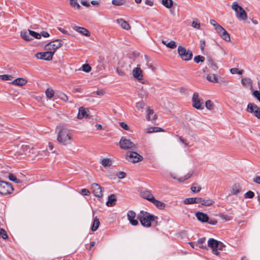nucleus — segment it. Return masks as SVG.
Returning a JSON list of instances; mask_svg holds the SVG:
<instances>
[{
    "instance_id": "obj_24",
    "label": "nucleus",
    "mask_w": 260,
    "mask_h": 260,
    "mask_svg": "<svg viewBox=\"0 0 260 260\" xmlns=\"http://www.w3.org/2000/svg\"><path fill=\"white\" fill-rule=\"evenodd\" d=\"M214 203V201L210 199H205L201 198H199V203L201 204L202 205H204L206 206H209L213 205Z\"/></svg>"
},
{
    "instance_id": "obj_44",
    "label": "nucleus",
    "mask_w": 260,
    "mask_h": 260,
    "mask_svg": "<svg viewBox=\"0 0 260 260\" xmlns=\"http://www.w3.org/2000/svg\"><path fill=\"white\" fill-rule=\"evenodd\" d=\"M201 189V187L197 184H193L191 187V191L194 193L199 192Z\"/></svg>"
},
{
    "instance_id": "obj_28",
    "label": "nucleus",
    "mask_w": 260,
    "mask_h": 260,
    "mask_svg": "<svg viewBox=\"0 0 260 260\" xmlns=\"http://www.w3.org/2000/svg\"><path fill=\"white\" fill-rule=\"evenodd\" d=\"M88 116V114L87 113V111L83 107H80L79 109L78 114L77 116V118L78 119H82L83 118L87 117Z\"/></svg>"
},
{
    "instance_id": "obj_42",
    "label": "nucleus",
    "mask_w": 260,
    "mask_h": 260,
    "mask_svg": "<svg viewBox=\"0 0 260 260\" xmlns=\"http://www.w3.org/2000/svg\"><path fill=\"white\" fill-rule=\"evenodd\" d=\"M193 60L196 63H199L203 62L205 60V57L203 56L197 55L194 57Z\"/></svg>"
},
{
    "instance_id": "obj_23",
    "label": "nucleus",
    "mask_w": 260,
    "mask_h": 260,
    "mask_svg": "<svg viewBox=\"0 0 260 260\" xmlns=\"http://www.w3.org/2000/svg\"><path fill=\"white\" fill-rule=\"evenodd\" d=\"M73 29L76 30V31L78 32L79 33L82 34V35H83L85 36H89L90 35V33L89 32V31L84 28V27H80V26H75L74 27H73Z\"/></svg>"
},
{
    "instance_id": "obj_6",
    "label": "nucleus",
    "mask_w": 260,
    "mask_h": 260,
    "mask_svg": "<svg viewBox=\"0 0 260 260\" xmlns=\"http://www.w3.org/2000/svg\"><path fill=\"white\" fill-rule=\"evenodd\" d=\"M62 45V42L60 40H56L48 43L45 46V50H49L54 54L57 49L60 47Z\"/></svg>"
},
{
    "instance_id": "obj_17",
    "label": "nucleus",
    "mask_w": 260,
    "mask_h": 260,
    "mask_svg": "<svg viewBox=\"0 0 260 260\" xmlns=\"http://www.w3.org/2000/svg\"><path fill=\"white\" fill-rule=\"evenodd\" d=\"M127 216L128 220L132 225L135 226L138 224L139 223L137 219H135L136 217V214L134 211L132 210L128 211L127 213Z\"/></svg>"
},
{
    "instance_id": "obj_5",
    "label": "nucleus",
    "mask_w": 260,
    "mask_h": 260,
    "mask_svg": "<svg viewBox=\"0 0 260 260\" xmlns=\"http://www.w3.org/2000/svg\"><path fill=\"white\" fill-rule=\"evenodd\" d=\"M119 144L120 147L122 149H135L136 148V144L124 137H122L121 138Z\"/></svg>"
},
{
    "instance_id": "obj_15",
    "label": "nucleus",
    "mask_w": 260,
    "mask_h": 260,
    "mask_svg": "<svg viewBox=\"0 0 260 260\" xmlns=\"http://www.w3.org/2000/svg\"><path fill=\"white\" fill-rule=\"evenodd\" d=\"M218 241L212 238H210L208 241V246L212 249V252L214 254L218 255L219 254V251H217Z\"/></svg>"
},
{
    "instance_id": "obj_48",
    "label": "nucleus",
    "mask_w": 260,
    "mask_h": 260,
    "mask_svg": "<svg viewBox=\"0 0 260 260\" xmlns=\"http://www.w3.org/2000/svg\"><path fill=\"white\" fill-rule=\"evenodd\" d=\"M254 196V193L252 191H248L244 194V198L245 199H252Z\"/></svg>"
},
{
    "instance_id": "obj_43",
    "label": "nucleus",
    "mask_w": 260,
    "mask_h": 260,
    "mask_svg": "<svg viewBox=\"0 0 260 260\" xmlns=\"http://www.w3.org/2000/svg\"><path fill=\"white\" fill-rule=\"evenodd\" d=\"M136 107L138 110H142L145 107V103L143 101H140L136 103Z\"/></svg>"
},
{
    "instance_id": "obj_34",
    "label": "nucleus",
    "mask_w": 260,
    "mask_h": 260,
    "mask_svg": "<svg viewBox=\"0 0 260 260\" xmlns=\"http://www.w3.org/2000/svg\"><path fill=\"white\" fill-rule=\"evenodd\" d=\"M45 94L48 99H51L55 95V92L53 89L48 88L46 90Z\"/></svg>"
},
{
    "instance_id": "obj_31",
    "label": "nucleus",
    "mask_w": 260,
    "mask_h": 260,
    "mask_svg": "<svg viewBox=\"0 0 260 260\" xmlns=\"http://www.w3.org/2000/svg\"><path fill=\"white\" fill-rule=\"evenodd\" d=\"M151 202L159 209H164L165 207V204L164 203L156 200L154 198Z\"/></svg>"
},
{
    "instance_id": "obj_51",
    "label": "nucleus",
    "mask_w": 260,
    "mask_h": 260,
    "mask_svg": "<svg viewBox=\"0 0 260 260\" xmlns=\"http://www.w3.org/2000/svg\"><path fill=\"white\" fill-rule=\"evenodd\" d=\"M210 24L214 26V28L217 31L218 29V28L221 27V26L218 23H217L215 20L213 19H211L210 21Z\"/></svg>"
},
{
    "instance_id": "obj_21",
    "label": "nucleus",
    "mask_w": 260,
    "mask_h": 260,
    "mask_svg": "<svg viewBox=\"0 0 260 260\" xmlns=\"http://www.w3.org/2000/svg\"><path fill=\"white\" fill-rule=\"evenodd\" d=\"M146 119L148 121L153 120L156 119V115L154 114L153 110L147 107L146 110Z\"/></svg>"
},
{
    "instance_id": "obj_2",
    "label": "nucleus",
    "mask_w": 260,
    "mask_h": 260,
    "mask_svg": "<svg viewBox=\"0 0 260 260\" xmlns=\"http://www.w3.org/2000/svg\"><path fill=\"white\" fill-rule=\"evenodd\" d=\"M137 218L140 220L141 224L143 226L149 228L151 225V222L157 219L158 217L149 214L146 211L142 210L140 211V213L137 215Z\"/></svg>"
},
{
    "instance_id": "obj_35",
    "label": "nucleus",
    "mask_w": 260,
    "mask_h": 260,
    "mask_svg": "<svg viewBox=\"0 0 260 260\" xmlns=\"http://www.w3.org/2000/svg\"><path fill=\"white\" fill-rule=\"evenodd\" d=\"M158 132H164V130L159 127H151L146 130V132L149 134Z\"/></svg>"
},
{
    "instance_id": "obj_57",
    "label": "nucleus",
    "mask_w": 260,
    "mask_h": 260,
    "mask_svg": "<svg viewBox=\"0 0 260 260\" xmlns=\"http://www.w3.org/2000/svg\"><path fill=\"white\" fill-rule=\"evenodd\" d=\"M117 176L119 179H123L126 177V173L124 172L120 171L117 173Z\"/></svg>"
},
{
    "instance_id": "obj_54",
    "label": "nucleus",
    "mask_w": 260,
    "mask_h": 260,
    "mask_svg": "<svg viewBox=\"0 0 260 260\" xmlns=\"http://www.w3.org/2000/svg\"><path fill=\"white\" fill-rule=\"evenodd\" d=\"M30 33L31 38H35L36 39H40L41 38V34L34 31L33 30H30Z\"/></svg>"
},
{
    "instance_id": "obj_49",
    "label": "nucleus",
    "mask_w": 260,
    "mask_h": 260,
    "mask_svg": "<svg viewBox=\"0 0 260 260\" xmlns=\"http://www.w3.org/2000/svg\"><path fill=\"white\" fill-rule=\"evenodd\" d=\"M9 179L15 183H20V180L18 179L13 174H10L9 175Z\"/></svg>"
},
{
    "instance_id": "obj_29",
    "label": "nucleus",
    "mask_w": 260,
    "mask_h": 260,
    "mask_svg": "<svg viewBox=\"0 0 260 260\" xmlns=\"http://www.w3.org/2000/svg\"><path fill=\"white\" fill-rule=\"evenodd\" d=\"M199 198H189L185 199L183 202L186 205L199 203Z\"/></svg>"
},
{
    "instance_id": "obj_32",
    "label": "nucleus",
    "mask_w": 260,
    "mask_h": 260,
    "mask_svg": "<svg viewBox=\"0 0 260 260\" xmlns=\"http://www.w3.org/2000/svg\"><path fill=\"white\" fill-rule=\"evenodd\" d=\"M30 30H28L27 31H23L21 32V37L25 40L30 41L32 40V38L31 37V35L30 33Z\"/></svg>"
},
{
    "instance_id": "obj_41",
    "label": "nucleus",
    "mask_w": 260,
    "mask_h": 260,
    "mask_svg": "<svg viewBox=\"0 0 260 260\" xmlns=\"http://www.w3.org/2000/svg\"><path fill=\"white\" fill-rule=\"evenodd\" d=\"M125 3V0H112V4L113 5L119 6L123 5Z\"/></svg>"
},
{
    "instance_id": "obj_61",
    "label": "nucleus",
    "mask_w": 260,
    "mask_h": 260,
    "mask_svg": "<svg viewBox=\"0 0 260 260\" xmlns=\"http://www.w3.org/2000/svg\"><path fill=\"white\" fill-rule=\"evenodd\" d=\"M81 193L84 196H89L90 194L89 191L85 188L82 189L81 190Z\"/></svg>"
},
{
    "instance_id": "obj_25",
    "label": "nucleus",
    "mask_w": 260,
    "mask_h": 260,
    "mask_svg": "<svg viewBox=\"0 0 260 260\" xmlns=\"http://www.w3.org/2000/svg\"><path fill=\"white\" fill-rule=\"evenodd\" d=\"M141 196L143 198L145 199L150 202H151L154 198L153 194L148 190L142 191L141 193Z\"/></svg>"
},
{
    "instance_id": "obj_40",
    "label": "nucleus",
    "mask_w": 260,
    "mask_h": 260,
    "mask_svg": "<svg viewBox=\"0 0 260 260\" xmlns=\"http://www.w3.org/2000/svg\"><path fill=\"white\" fill-rule=\"evenodd\" d=\"M101 164L104 167L110 166L112 165V161L109 158H104L101 161Z\"/></svg>"
},
{
    "instance_id": "obj_9",
    "label": "nucleus",
    "mask_w": 260,
    "mask_h": 260,
    "mask_svg": "<svg viewBox=\"0 0 260 260\" xmlns=\"http://www.w3.org/2000/svg\"><path fill=\"white\" fill-rule=\"evenodd\" d=\"M192 106L198 110L203 109V102L199 97V94L196 92L193 94L192 98Z\"/></svg>"
},
{
    "instance_id": "obj_33",
    "label": "nucleus",
    "mask_w": 260,
    "mask_h": 260,
    "mask_svg": "<svg viewBox=\"0 0 260 260\" xmlns=\"http://www.w3.org/2000/svg\"><path fill=\"white\" fill-rule=\"evenodd\" d=\"M100 224V222L99 219L95 217L93 220V224L91 228V231L93 232L96 231L99 227Z\"/></svg>"
},
{
    "instance_id": "obj_13",
    "label": "nucleus",
    "mask_w": 260,
    "mask_h": 260,
    "mask_svg": "<svg viewBox=\"0 0 260 260\" xmlns=\"http://www.w3.org/2000/svg\"><path fill=\"white\" fill-rule=\"evenodd\" d=\"M46 52H40L36 54L35 56L38 59H41L46 60H50L52 58L53 54L49 50H46Z\"/></svg>"
},
{
    "instance_id": "obj_27",
    "label": "nucleus",
    "mask_w": 260,
    "mask_h": 260,
    "mask_svg": "<svg viewBox=\"0 0 260 260\" xmlns=\"http://www.w3.org/2000/svg\"><path fill=\"white\" fill-rule=\"evenodd\" d=\"M241 187L240 185L235 184L233 185L231 189V192L232 194L237 195L240 192Z\"/></svg>"
},
{
    "instance_id": "obj_19",
    "label": "nucleus",
    "mask_w": 260,
    "mask_h": 260,
    "mask_svg": "<svg viewBox=\"0 0 260 260\" xmlns=\"http://www.w3.org/2000/svg\"><path fill=\"white\" fill-rule=\"evenodd\" d=\"M196 216L198 220L202 222H207L209 219L208 216L201 212H198L196 213Z\"/></svg>"
},
{
    "instance_id": "obj_11",
    "label": "nucleus",
    "mask_w": 260,
    "mask_h": 260,
    "mask_svg": "<svg viewBox=\"0 0 260 260\" xmlns=\"http://www.w3.org/2000/svg\"><path fill=\"white\" fill-rule=\"evenodd\" d=\"M21 155L30 156L35 153V149L33 147L27 144H23L21 146L19 151Z\"/></svg>"
},
{
    "instance_id": "obj_64",
    "label": "nucleus",
    "mask_w": 260,
    "mask_h": 260,
    "mask_svg": "<svg viewBox=\"0 0 260 260\" xmlns=\"http://www.w3.org/2000/svg\"><path fill=\"white\" fill-rule=\"evenodd\" d=\"M105 93V92L103 89H100L96 91V94L99 96H103Z\"/></svg>"
},
{
    "instance_id": "obj_4",
    "label": "nucleus",
    "mask_w": 260,
    "mask_h": 260,
    "mask_svg": "<svg viewBox=\"0 0 260 260\" xmlns=\"http://www.w3.org/2000/svg\"><path fill=\"white\" fill-rule=\"evenodd\" d=\"M217 70V66H209V67H206L203 69V72H209V74L207 75V79L210 82L213 83L218 82L217 77L215 72Z\"/></svg>"
},
{
    "instance_id": "obj_7",
    "label": "nucleus",
    "mask_w": 260,
    "mask_h": 260,
    "mask_svg": "<svg viewBox=\"0 0 260 260\" xmlns=\"http://www.w3.org/2000/svg\"><path fill=\"white\" fill-rule=\"evenodd\" d=\"M13 188L11 183L3 181H0V194L7 195L11 193Z\"/></svg>"
},
{
    "instance_id": "obj_20",
    "label": "nucleus",
    "mask_w": 260,
    "mask_h": 260,
    "mask_svg": "<svg viewBox=\"0 0 260 260\" xmlns=\"http://www.w3.org/2000/svg\"><path fill=\"white\" fill-rule=\"evenodd\" d=\"M27 82V81L23 78H18L13 80L10 84L16 85L18 86H22L25 85Z\"/></svg>"
},
{
    "instance_id": "obj_3",
    "label": "nucleus",
    "mask_w": 260,
    "mask_h": 260,
    "mask_svg": "<svg viewBox=\"0 0 260 260\" xmlns=\"http://www.w3.org/2000/svg\"><path fill=\"white\" fill-rule=\"evenodd\" d=\"M232 9L235 12L236 16L239 20H245L247 18V15L245 11L240 6L237 2L232 3Z\"/></svg>"
},
{
    "instance_id": "obj_26",
    "label": "nucleus",
    "mask_w": 260,
    "mask_h": 260,
    "mask_svg": "<svg viewBox=\"0 0 260 260\" xmlns=\"http://www.w3.org/2000/svg\"><path fill=\"white\" fill-rule=\"evenodd\" d=\"M116 198L115 194H112L108 197V200L106 202V205L108 207L113 206L116 203Z\"/></svg>"
},
{
    "instance_id": "obj_50",
    "label": "nucleus",
    "mask_w": 260,
    "mask_h": 260,
    "mask_svg": "<svg viewBox=\"0 0 260 260\" xmlns=\"http://www.w3.org/2000/svg\"><path fill=\"white\" fill-rule=\"evenodd\" d=\"M13 77L11 75H0V79L4 81L11 80Z\"/></svg>"
},
{
    "instance_id": "obj_59",
    "label": "nucleus",
    "mask_w": 260,
    "mask_h": 260,
    "mask_svg": "<svg viewBox=\"0 0 260 260\" xmlns=\"http://www.w3.org/2000/svg\"><path fill=\"white\" fill-rule=\"evenodd\" d=\"M189 244L193 248L197 249L198 248H203L202 246L199 245L197 242H191Z\"/></svg>"
},
{
    "instance_id": "obj_46",
    "label": "nucleus",
    "mask_w": 260,
    "mask_h": 260,
    "mask_svg": "<svg viewBox=\"0 0 260 260\" xmlns=\"http://www.w3.org/2000/svg\"><path fill=\"white\" fill-rule=\"evenodd\" d=\"M70 5L74 8H76L78 9H79L80 8V6L78 3L77 0H70Z\"/></svg>"
},
{
    "instance_id": "obj_10",
    "label": "nucleus",
    "mask_w": 260,
    "mask_h": 260,
    "mask_svg": "<svg viewBox=\"0 0 260 260\" xmlns=\"http://www.w3.org/2000/svg\"><path fill=\"white\" fill-rule=\"evenodd\" d=\"M125 158L130 162L136 163L142 160L143 157L136 152L132 151L131 152L127 153Z\"/></svg>"
},
{
    "instance_id": "obj_38",
    "label": "nucleus",
    "mask_w": 260,
    "mask_h": 260,
    "mask_svg": "<svg viewBox=\"0 0 260 260\" xmlns=\"http://www.w3.org/2000/svg\"><path fill=\"white\" fill-rule=\"evenodd\" d=\"M161 4L167 8H171L173 5V2L172 0H162Z\"/></svg>"
},
{
    "instance_id": "obj_55",
    "label": "nucleus",
    "mask_w": 260,
    "mask_h": 260,
    "mask_svg": "<svg viewBox=\"0 0 260 260\" xmlns=\"http://www.w3.org/2000/svg\"><path fill=\"white\" fill-rule=\"evenodd\" d=\"M191 26L196 29H199L200 28V23L198 21L194 20L191 23Z\"/></svg>"
},
{
    "instance_id": "obj_12",
    "label": "nucleus",
    "mask_w": 260,
    "mask_h": 260,
    "mask_svg": "<svg viewBox=\"0 0 260 260\" xmlns=\"http://www.w3.org/2000/svg\"><path fill=\"white\" fill-rule=\"evenodd\" d=\"M247 111L251 113H253L255 116L260 119V108L253 103H249L247 108Z\"/></svg>"
},
{
    "instance_id": "obj_45",
    "label": "nucleus",
    "mask_w": 260,
    "mask_h": 260,
    "mask_svg": "<svg viewBox=\"0 0 260 260\" xmlns=\"http://www.w3.org/2000/svg\"><path fill=\"white\" fill-rule=\"evenodd\" d=\"M230 71H231V73L233 74H238L239 75H241L243 72V70H241V69H239L236 68L231 69L230 70Z\"/></svg>"
},
{
    "instance_id": "obj_18",
    "label": "nucleus",
    "mask_w": 260,
    "mask_h": 260,
    "mask_svg": "<svg viewBox=\"0 0 260 260\" xmlns=\"http://www.w3.org/2000/svg\"><path fill=\"white\" fill-rule=\"evenodd\" d=\"M220 37L224 41L229 42L231 38L229 34L221 26L216 31Z\"/></svg>"
},
{
    "instance_id": "obj_37",
    "label": "nucleus",
    "mask_w": 260,
    "mask_h": 260,
    "mask_svg": "<svg viewBox=\"0 0 260 260\" xmlns=\"http://www.w3.org/2000/svg\"><path fill=\"white\" fill-rule=\"evenodd\" d=\"M241 82L242 85L246 87L252 86L251 80L249 78H243L241 80Z\"/></svg>"
},
{
    "instance_id": "obj_8",
    "label": "nucleus",
    "mask_w": 260,
    "mask_h": 260,
    "mask_svg": "<svg viewBox=\"0 0 260 260\" xmlns=\"http://www.w3.org/2000/svg\"><path fill=\"white\" fill-rule=\"evenodd\" d=\"M178 52L181 59L183 60H190L192 57V53L189 50H187L183 46H178Z\"/></svg>"
},
{
    "instance_id": "obj_36",
    "label": "nucleus",
    "mask_w": 260,
    "mask_h": 260,
    "mask_svg": "<svg viewBox=\"0 0 260 260\" xmlns=\"http://www.w3.org/2000/svg\"><path fill=\"white\" fill-rule=\"evenodd\" d=\"M162 43L164 45H165L167 47L171 49H174L177 47L176 43L174 41H171L168 43L165 41H162Z\"/></svg>"
},
{
    "instance_id": "obj_14",
    "label": "nucleus",
    "mask_w": 260,
    "mask_h": 260,
    "mask_svg": "<svg viewBox=\"0 0 260 260\" xmlns=\"http://www.w3.org/2000/svg\"><path fill=\"white\" fill-rule=\"evenodd\" d=\"M91 189L94 195L98 198L103 196L102 187L98 183H92L91 185Z\"/></svg>"
},
{
    "instance_id": "obj_52",
    "label": "nucleus",
    "mask_w": 260,
    "mask_h": 260,
    "mask_svg": "<svg viewBox=\"0 0 260 260\" xmlns=\"http://www.w3.org/2000/svg\"><path fill=\"white\" fill-rule=\"evenodd\" d=\"M0 236L4 239H7L8 238L7 232L3 229H0Z\"/></svg>"
},
{
    "instance_id": "obj_63",
    "label": "nucleus",
    "mask_w": 260,
    "mask_h": 260,
    "mask_svg": "<svg viewBox=\"0 0 260 260\" xmlns=\"http://www.w3.org/2000/svg\"><path fill=\"white\" fill-rule=\"evenodd\" d=\"M80 2L84 6L89 7L90 6L89 3L87 0H81Z\"/></svg>"
},
{
    "instance_id": "obj_22",
    "label": "nucleus",
    "mask_w": 260,
    "mask_h": 260,
    "mask_svg": "<svg viewBox=\"0 0 260 260\" xmlns=\"http://www.w3.org/2000/svg\"><path fill=\"white\" fill-rule=\"evenodd\" d=\"M117 23L123 28L126 30H129L131 26L128 23L122 18L117 19Z\"/></svg>"
},
{
    "instance_id": "obj_16",
    "label": "nucleus",
    "mask_w": 260,
    "mask_h": 260,
    "mask_svg": "<svg viewBox=\"0 0 260 260\" xmlns=\"http://www.w3.org/2000/svg\"><path fill=\"white\" fill-rule=\"evenodd\" d=\"M133 75L134 77L139 82L142 83H145L143 79L142 71L140 68L137 67L134 68L133 70Z\"/></svg>"
},
{
    "instance_id": "obj_62",
    "label": "nucleus",
    "mask_w": 260,
    "mask_h": 260,
    "mask_svg": "<svg viewBox=\"0 0 260 260\" xmlns=\"http://www.w3.org/2000/svg\"><path fill=\"white\" fill-rule=\"evenodd\" d=\"M119 124H120V126L121 127H122L123 129H124L125 130H128L129 129V126L125 122H121Z\"/></svg>"
},
{
    "instance_id": "obj_58",
    "label": "nucleus",
    "mask_w": 260,
    "mask_h": 260,
    "mask_svg": "<svg viewBox=\"0 0 260 260\" xmlns=\"http://www.w3.org/2000/svg\"><path fill=\"white\" fill-rule=\"evenodd\" d=\"M253 95L260 102V93L257 90H255L253 92Z\"/></svg>"
},
{
    "instance_id": "obj_60",
    "label": "nucleus",
    "mask_w": 260,
    "mask_h": 260,
    "mask_svg": "<svg viewBox=\"0 0 260 260\" xmlns=\"http://www.w3.org/2000/svg\"><path fill=\"white\" fill-rule=\"evenodd\" d=\"M224 247V245L222 242L218 241V247L217 248V251H218L219 250H222Z\"/></svg>"
},
{
    "instance_id": "obj_47",
    "label": "nucleus",
    "mask_w": 260,
    "mask_h": 260,
    "mask_svg": "<svg viewBox=\"0 0 260 260\" xmlns=\"http://www.w3.org/2000/svg\"><path fill=\"white\" fill-rule=\"evenodd\" d=\"M193 171H189L184 177L183 178H180L179 179V181L180 182H183L184 180H187V179L189 178L193 174Z\"/></svg>"
},
{
    "instance_id": "obj_39",
    "label": "nucleus",
    "mask_w": 260,
    "mask_h": 260,
    "mask_svg": "<svg viewBox=\"0 0 260 260\" xmlns=\"http://www.w3.org/2000/svg\"><path fill=\"white\" fill-rule=\"evenodd\" d=\"M214 104L211 100H207L205 102V107L209 110H212L214 108Z\"/></svg>"
},
{
    "instance_id": "obj_56",
    "label": "nucleus",
    "mask_w": 260,
    "mask_h": 260,
    "mask_svg": "<svg viewBox=\"0 0 260 260\" xmlns=\"http://www.w3.org/2000/svg\"><path fill=\"white\" fill-rule=\"evenodd\" d=\"M206 46L205 41L204 40H201L200 41V48L202 52H203Z\"/></svg>"
},
{
    "instance_id": "obj_1",
    "label": "nucleus",
    "mask_w": 260,
    "mask_h": 260,
    "mask_svg": "<svg viewBox=\"0 0 260 260\" xmlns=\"http://www.w3.org/2000/svg\"><path fill=\"white\" fill-rule=\"evenodd\" d=\"M57 141L62 145L71 144L74 141L72 131L66 127H61L58 132Z\"/></svg>"
},
{
    "instance_id": "obj_53",
    "label": "nucleus",
    "mask_w": 260,
    "mask_h": 260,
    "mask_svg": "<svg viewBox=\"0 0 260 260\" xmlns=\"http://www.w3.org/2000/svg\"><path fill=\"white\" fill-rule=\"evenodd\" d=\"M83 71L85 72H89L91 70V66H82L79 69H75V71Z\"/></svg>"
},
{
    "instance_id": "obj_30",
    "label": "nucleus",
    "mask_w": 260,
    "mask_h": 260,
    "mask_svg": "<svg viewBox=\"0 0 260 260\" xmlns=\"http://www.w3.org/2000/svg\"><path fill=\"white\" fill-rule=\"evenodd\" d=\"M55 96L58 99H60L63 102H67L68 101V96L63 92L60 91H56L55 92Z\"/></svg>"
}]
</instances>
